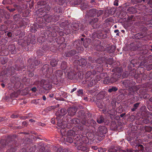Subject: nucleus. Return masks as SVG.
I'll use <instances>...</instances> for the list:
<instances>
[{
	"mask_svg": "<svg viewBox=\"0 0 152 152\" xmlns=\"http://www.w3.org/2000/svg\"><path fill=\"white\" fill-rule=\"evenodd\" d=\"M121 77V74H118L116 73H114L110 79V82L113 83L116 82L119 80Z\"/></svg>",
	"mask_w": 152,
	"mask_h": 152,
	"instance_id": "1a4fd4ad",
	"label": "nucleus"
},
{
	"mask_svg": "<svg viewBox=\"0 0 152 152\" xmlns=\"http://www.w3.org/2000/svg\"><path fill=\"white\" fill-rule=\"evenodd\" d=\"M13 7H6V8L10 12L15 13L16 10H18L20 6L18 4H15L13 5Z\"/></svg>",
	"mask_w": 152,
	"mask_h": 152,
	"instance_id": "9b49d317",
	"label": "nucleus"
},
{
	"mask_svg": "<svg viewBox=\"0 0 152 152\" xmlns=\"http://www.w3.org/2000/svg\"><path fill=\"white\" fill-rule=\"evenodd\" d=\"M80 120L79 119L77 118H73L70 120L71 123L72 124H78L81 123Z\"/></svg>",
	"mask_w": 152,
	"mask_h": 152,
	"instance_id": "e433bc0d",
	"label": "nucleus"
},
{
	"mask_svg": "<svg viewBox=\"0 0 152 152\" xmlns=\"http://www.w3.org/2000/svg\"><path fill=\"white\" fill-rule=\"evenodd\" d=\"M77 64L80 66L83 67L87 64V61L85 59L81 58L78 61Z\"/></svg>",
	"mask_w": 152,
	"mask_h": 152,
	"instance_id": "aec40b11",
	"label": "nucleus"
},
{
	"mask_svg": "<svg viewBox=\"0 0 152 152\" xmlns=\"http://www.w3.org/2000/svg\"><path fill=\"white\" fill-rule=\"evenodd\" d=\"M88 7L87 4L86 3H83L81 4V8L82 10H85Z\"/></svg>",
	"mask_w": 152,
	"mask_h": 152,
	"instance_id": "4d7b16f0",
	"label": "nucleus"
},
{
	"mask_svg": "<svg viewBox=\"0 0 152 152\" xmlns=\"http://www.w3.org/2000/svg\"><path fill=\"white\" fill-rule=\"evenodd\" d=\"M72 126V124L70 122L67 123H64L63 127L64 128H66L67 129H69L71 128Z\"/></svg>",
	"mask_w": 152,
	"mask_h": 152,
	"instance_id": "8fccbe9b",
	"label": "nucleus"
},
{
	"mask_svg": "<svg viewBox=\"0 0 152 152\" xmlns=\"http://www.w3.org/2000/svg\"><path fill=\"white\" fill-rule=\"evenodd\" d=\"M107 31H97L95 32L97 37L99 39H105L107 37Z\"/></svg>",
	"mask_w": 152,
	"mask_h": 152,
	"instance_id": "423d86ee",
	"label": "nucleus"
},
{
	"mask_svg": "<svg viewBox=\"0 0 152 152\" xmlns=\"http://www.w3.org/2000/svg\"><path fill=\"white\" fill-rule=\"evenodd\" d=\"M127 11L130 14H134L137 13V9L133 7H129L127 9Z\"/></svg>",
	"mask_w": 152,
	"mask_h": 152,
	"instance_id": "f3484780",
	"label": "nucleus"
},
{
	"mask_svg": "<svg viewBox=\"0 0 152 152\" xmlns=\"http://www.w3.org/2000/svg\"><path fill=\"white\" fill-rule=\"evenodd\" d=\"M76 53V50H72L65 53L64 56L66 57H69L75 55Z\"/></svg>",
	"mask_w": 152,
	"mask_h": 152,
	"instance_id": "4468645a",
	"label": "nucleus"
},
{
	"mask_svg": "<svg viewBox=\"0 0 152 152\" xmlns=\"http://www.w3.org/2000/svg\"><path fill=\"white\" fill-rule=\"evenodd\" d=\"M136 20V18L133 15L128 16L127 18V21L128 22L131 21H135Z\"/></svg>",
	"mask_w": 152,
	"mask_h": 152,
	"instance_id": "a18cd8bd",
	"label": "nucleus"
},
{
	"mask_svg": "<svg viewBox=\"0 0 152 152\" xmlns=\"http://www.w3.org/2000/svg\"><path fill=\"white\" fill-rule=\"evenodd\" d=\"M40 61L39 60L37 59L35 60L34 62H33V63H34V64H33V65H31V66L32 67H33V66L34 65L35 66H38L39 65V64H40Z\"/></svg>",
	"mask_w": 152,
	"mask_h": 152,
	"instance_id": "e2e57ef3",
	"label": "nucleus"
},
{
	"mask_svg": "<svg viewBox=\"0 0 152 152\" xmlns=\"http://www.w3.org/2000/svg\"><path fill=\"white\" fill-rule=\"evenodd\" d=\"M130 144L133 147L134 146H135V144L138 145L137 141V139H136L130 142Z\"/></svg>",
	"mask_w": 152,
	"mask_h": 152,
	"instance_id": "338daca9",
	"label": "nucleus"
},
{
	"mask_svg": "<svg viewBox=\"0 0 152 152\" xmlns=\"http://www.w3.org/2000/svg\"><path fill=\"white\" fill-rule=\"evenodd\" d=\"M76 115L79 118L81 123L83 125L79 126V129L80 130H83L84 126L89 127L90 126H94L96 124L94 120L88 119L91 116V114L89 112L86 113L84 110H81L77 112Z\"/></svg>",
	"mask_w": 152,
	"mask_h": 152,
	"instance_id": "f257e3e1",
	"label": "nucleus"
},
{
	"mask_svg": "<svg viewBox=\"0 0 152 152\" xmlns=\"http://www.w3.org/2000/svg\"><path fill=\"white\" fill-rule=\"evenodd\" d=\"M45 53V52L41 48H40L36 51L37 56L38 57H40L43 56Z\"/></svg>",
	"mask_w": 152,
	"mask_h": 152,
	"instance_id": "cd10ccee",
	"label": "nucleus"
},
{
	"mask_svg": "<svg viewBox=\"0 0 152 152\" xmlns=\"http://www.w3.org/2000/svg\"><path fill=\"white\" fill-rule=\"evenodd\" d=\"M47 4V3L46 1H39L37 2V4L38 5L40 6H45Z\"/></svg>",
	"mask_w": 152,
	"mask_h": 152,
	"instance_id": "6e6d98bb",
	"label": "nucleus"
},
{
	"mask_svg": "<svg viewBox=\"0 0 152 152\" xmlns=\"http://www.w3.org/2000/svg\"><path fill=\"white\" fill-rule=\"evenodd\" d=\"M80 25L79 23H74L72 25V27L73 29L76 31L79 29Z\"/></svg>",
	"mask_w": 152,
	"mask_h": 152,
	"instance_id": "2f4dec72",
	"label": "nucleus"
},
{
	"mask_svg": "<svg viewBox=\"0 0 152 152\" xmlns=\"http://www.w3.org/2000/svg\"><path fill=\"white\" fill-rule=\"evenodd\" d=\"M83 0H71L70 1L71 5L73 6L80 4Z\"/></svg>",
	"mask_w": 152,
	"mask_h": 152,
	"instance_id": "b1692460",
	"label": "nucleus"
},
{
	"mask_svg": "<svg viewBox=\"0 0 152 152\" xmlns=\"http://www.w3.org/2000/svg\"><path fill=\"white\" fill-rule=\"evenodd\" d=\"M73 137L67 136L66 140V142L69 143H72L73 142Z\"/></svg>",
	"mask_w": 152,
	"mask_h": 152,
	"instance_id": "864d4df0",
	"label": "nucleus"
},
{
	"mask_svg": "<svg viewBox=\"0 0 152 152\" xmlns=\"http://www.w3.org/2000/svg\"><path fill=\"white\" fill-rule=\"evenodd\" d=\"M96 83V80L91 78L89 79H86L84 83L86 84L88 87H92L94 85H95Z\"/></svg>",
	"mask_w": 152,
	"mask_h": 152,
	"instance_id": "9d476101",
	"label": "nucleus"
},
{
	"mask_svg": "<svg viewBox=\"0 0 152 152\" xmlns=\"http://www.w3.org/2000/svg\"><path fill=\"white\" fill-rule=\"evenodd\" d=\"M123 69L121 67H117L113 69L112 70V72H114V73H116L118 74H121V75L122 73Z\"/></svg>",
	"mask_w": 152,
	"mask_h": 152,
	"instance_id": "dca6fc26",
	"label": "nucleus"
},
{
	"mask_svg": "<svg viewBox=\"0 0 152 152\" xmlns=\"http://www.w3.org/2000/svg\"><path fill=\"white\" fill-rule=\"evenodd\" d=\"M144 36V35H143V34L142 33L140 32L136 34L134 36L133 38H135L136 39H139L140 38H142Z\"/></svg>",
	"mask_w": 152,
	"mask_h": 152,
	"instance_id": "72a5a7b5",
	"label": "nucleus"
},
{
	"mask_svg": "<svg viewBox=\"0 0 152 152\" xmlns=\"http://www.w3.org/2000/svg\"><path fill=\"white\" fill-rule=\"evenodd\" d=\"M4 18L6 20H8L10 18V15L8 12L2 9H0V23L2 21V18Z\"/></svg>",
	"mask_w": 152,
	"mask_h": 152,
	"instance_id": "39448f33",
	"label": "nucleus"
},
{
	"mask_svg": "<svg viewBox=\"0 0 152 152\" xmlns=\"http://www.w3.org/2000/svg\"><path fill=\"white\" fill-rule=\"evenodd\" d=\"M77 109L75 108L70 107L68 108L67 112L69 115L71 116H72L75 115Z\"/></svg>",
	"mask_w": 152,
	"mask_h": 152,
	"instance_id": "ddd939ff",
	"label": "nucleus"
},
{
	"mask_svg": "<svg viewBox=\"0 0 152 152\" xmlns=\"http://www.w3.org/2000/svg\"><path fill=\"white\" fill-rule=\"evenodd\" d=\"M0 143L3 147L7 146L11 148L6 152H15L16 151L15 147L19 145L17 136L15 134L8 135L6 140H1Z\"/></svg>",
	"mask_w": 152,
	"mask_h": 152,
	"instance_id": "f03ea898",
	"label": "nucleus"
},
{
	"mask_svg": "<svg viewBox=\"0 0 152 152\" xmlns=\"http://www.w3.org/2000/svg\"><path fill=\"white\" fill-rule=\"evenodd\" d=\"M45 21L49 23L52 22V20H53V15H46L44 17Z\"/></svg>",
	"mask_w": 152,
	"mask_h": 152,
	"instance_id": "6ab92c4d",
	"label": "nucleus"
},
{
	"mask_svg": "<svg viewBox=\"0 0 152 152\" xmlns=\"http://www.w3.org/2000/svg\"><path fill=\"white\" fill-rule=\"evenodd\" d=\"M132 82L133 81L130 80H125L121 81V83L122 85L121 86L124 88H129L132 87Z\"/></svg>",
	"mask_w": 152,
	"mask_h": 152,
	"instance_id": "6e6552de",
	"label": "nucleus"
},
{
	"mask_svg": "<svg viewBox=\"0 0 152 152\" xmlns=\"http://www.w3.org/2000/svg\"><path fill=\"white\" fill-rule=\"evenodd\" d=\"M95 103L98 107L100 108H103L105 106L104 102L101 99L96 100L95 101Z\"/></svg>",
	"mask_w": 152,
	"mask_h": 152,
	"instance_id": "2eb2a0df",
	"label": "nucleus"
},
{
	"mask_svg": "<svg viewBox=\"0 0 152 152\" xmlns=\"http://www.w3.org/2000/svg\"><path fill=\"white\" fill-rule=\"evenodd\" d=\"M141 121L142 124H147L149 123L150 122L149 119L147 118H142L141 120Z\"/></svg>",
	"mask_w": 152,
	"mask_h": 152,
	"instance_id": "09e8293b",
	"label": "nucleus"
},
{
	"mask_svg": "<svg viewBox=\"0 0 152 152\" xmlns=\"http://www.w3.org/2000/svg\"><path fill=\"white\" fill-rule=\"evenodd\" d=\"M76 132L75 131L73 130H69L67 132V136L72 137H73L76 134Z\"/></svg>",
	"mask_w": 152,
	"mask_h": 152,
	"instance_id": "7c9ffc66",
	"label": "nucleus"
},
{
	"mask_svg": "<svg viewBox=\"0 0 152 152\" xmlns=\"http://www.w3.org/2000/svg\"><path fill=\"white\" fill-rule=\"evenodd\" d=\"M81 74L77 73L76 72H69L67 74V76L69 79L70 80L75 79L77 80L80 77L79 75H80Z\"/></svg>",
	"mask_w": 152,
	"mask_h": 152,
	"instance_id": "0eeeda50",
	"label": "nucleus"
},
{
	"mask_svg": "<svg viewBox=\"0 0 152 152\" xmlns=\"http://www.w3.org/2000/svg\"><path fill=\"white\" fill-rule=\"evenodd\" d=\"M67 63L65 61H62L61 63V67L63 70H65L67 67Z\"/></svg>",
	"mask_w": 152,
	"mask_h": 152,
	"instance_id": "37998d69",
	"label": "nucleus"
},
{
	"mask_svg": "<svg viewBox=\"0 0 152 152\" xmlns=\"http://www.w3.org/2000/svg\"><path fill=\"white\" fill-rule=\"evenodd\" d=\"M49 65L48 64H45L42 67V70L44 73L48 72L49 70Z\"/></svg>",
	"mask_w": 152,
	"mask_h": 152,
	"instance_id": "c756f323",
	"label": "nucleus"
},
{
	"mask_svg": "<svg viewBox=\"0 0 152 152\" xmlns=\"http://www.w3.org/2000/svg\"><path fill=\"white\" fill-rule=\"evenodd\" d=\"M36 20L39 23H42L43 22V18L41 17H38L36 18Z\"/></svg>",
	"mask_w": 152,
	"mask_h": 152,
	"instance_id": "774afa93",
	"label": "nucleus"
},
{
	"mask_svg": "<svg viewBox=\"0 0 152 152\" xmlns=\"http://www.w3.org/2000/svg\"><path fill=\"white\" fill-rule=\"evenodd\" d=\"M144 130L146 132H150L152 130V127L151 126H145L144 127Z\"/></svg>",
	"mask_w": 152,
	"mask_h": 152,
	"instance_id": "58836bf2",
	"label": "nucleus"
},
{
	"mask_svg": "<svg viewBox=\"0 0 152 152\" xmlns=\"http://www.w3.org/2000/svg\"><path fill=\"white\" fill-rule=\"evenodd\" d=\"M107 132V129L104 126H100L98 128V132L96 134V138L99 141L102 140L105 137L104 134Z\"/></svg>",
	"mask_w": 152,
	"mask_h": 152,
	"instance_id": "7ed1b4c3",
	"label": "nucleus"
},
{
	"mask_svg": "<svg viewBox=\"0 0 152 152\" xmlns=\"http://www.w3.org/2000/svg\"><path fill=\"white\" fill-rule=\"evenodd\" d=\"M104 118L102 115L100 116L97 119V122L99 124H101L104 122Z\"/></svg>",
	"mask_w": 152,
	"mask_h": 152,
	"instance_id": "de8ad7c7",
	"label": "nucleus"
},
{
	"mask_svg": "<svg viewBox=\"0 0 152 152\" xmlns=\"http://www.w3.org/2000/svg\"><path fill=\"white\" fill-rule=\"evenodd\" d=\"M59 61L56 59H53L50 61V64L53 67L56 66L58 64Z\"/></svg>",
	"mask_w": 152,
	"mask_h": 152,
	"instance_id": "473e14b6",
	"label": "nucleus"
},
{
	"mask_svg": "<svg viewBox=\"0 0 152 152\" xmlns=\"http://www.w3.org/2000/svg\"><path fill=\"white\" fill-rule=\"evenodd\" d=\"M91 75L92 72L91 71H88L85 75V78H86V79H89L91 78L90 77Z\"/></svg>",
	"mask_w": 152,
	"mask_h": 152,
	"instance_id": "13d9d810",
	"label": "nucleus"
},
{
	"mask_svg": "<svg viewBox=\"0 0 152 152\" xmlns=\"http://www.w3.org/2000/svg\"><path fill=\"white\" fill-rule=\"evenodd\" d=\"M110 79L109 76H107L104 78L103 81V83L105 84H108L110 82Z\"/></svg>",
	"mask_w": 152,
	"mask_h": 152,
	"instance_id": "052dcab7",
	"label": "nucleus"
},
{
	"mask_svg": "<svg viewBox=\"0 0 152 152\" xmlns=\"http://www.w3.org/2000/svg\"><path fill=\"white\" fill-rule=\"evenodd\" d=\"M2 3L4 5L11 4L12 3L11 0H3Z\"/></svg>",
	"mask_w": 152,
	"mask_h": 152,
	"instance_id": "0e129e2a",
	"label": "nucleus"
},
{
	"mask_svg": "<svg viewBox=\"0 0 152 152\" xmlns=\"http://www.w3.org/2000/svg\"><path fill=\"white\" fill-rule=\"evenodd\" d=\"M56 107V106H51L49 107H47L44 109V111L46 112V113H48L49 111H51L52 109H55Z\"/></svg>",
	"mask_w": 152,
	"mask_h": 152,
	"instance_id": "4c0bfd02",
	"label": "nucleus"
},
{
	"mask_svg": "<svg viewBox=\"0 0 152 152\" xmlns=\"http://www.w3.org/2000/svg\"><path fill=\"white\" fill-rule=\"evenodd\" d=\"M116 48L115 46L112 45L107 48V51L109 53H112L115 51Z\"/></svg>",
	"mask_w": 152,
	"mask_h": 152,
	"instance_id": "c85d7f7f",
	"label": "nucleus"
},
{
	"mask_svg": "<svg viewBox=\"0 0 152 152\" xmlns=\"http://www.w3.org/2000/svg\"><path fill=\"white\" fill-rule=\"evenodd\" d=\"M20 16L18 14L15 15L13 16V18L15 21H18L20 19Z\"/></svg>",
	"mask_w": 152,
	"mask_h": 152,
	"instance_id": "680f3d73",
	"label": "nucleus"
},
{
	"mask_svg": "<svg viewBox=\"0 0 152 152\" xmlns=\"http://www.w3.org/2000/svg\"><path fill=\"white\" fill-rule=\"evenodd\" d=\"M96 9H92L87 12V14L85 16L86 17H87L86 16H87L88 17H94L96 15Z\"/></svg>",
	"mask_w": 152,
	"mask_h": 152,
	"instance_id": "f8f14e48",
	"label": "nucleus"
},
{
	"mask_svg": "<svg viewBox=\"0 0 152 152\" xmlns=\"http://www.w3.org/2000/svg\"><path fill=\"white\" fill-rule=\"evenodd\" d=\"M63 74L62 71L61 70H57L56 71L55 75L57 77L62 78L61 77Z\"/></svg>",
	"mask_w": 152,
	"mask_h": 152,
	"instance_id": "f704fd0d",
	"label": "nucleus"
},
{
	"mask_svg": "<svg viewBox=\"0 0 152 152\" xmlns=\"http://www.w3.org/2000/svg\"><path fill=\"white\" fill-rule=\"evenodd\" d=\"M136 150H134V152H138V151H143L144 150V147L141 144L137 145H135Z\"/></svg>",
	"mask_w": 152,
	"mask_h": 152,
	"instance_id": "393cba45",
	"label": "nucleus"
},
{
	"mask_svg": "<svg viewBox=\"0 0 152 152\" xmlns=\"http://www.w3.org/2000/svg\"><path fill=\"white\" fill-rule=\"evenodd\" d=\"M98 20L99 19L98 18H92L90 20L89 22V24L91 25H94V23L97 22Z\"/></svg>",
	"mask_w": 152,
	"mask_h": 152,
	"instance_id": "ea45409f",
	"label": "nucleus"
},
{
	"mask_svg": "<svg viewBox=\"0 0 152 152\" xmlns=\"http://www.w3.org/2000/svg\"><path fill=\"white\" fill-rule=\"evenodd\" d=\"M8 48V50L11 52L12 54H15L16 53L15 47L14 45L12 44L9 45Z\"/></svg>",
	"mask_w": 152,
	"mask_h": 152,
	"instance_id": "a211bd4d",
	"label": "nucleus"
},
{
	"mask_svg": "<svg viewBox=\"0 0 152 152\" xmlns=\"http://www.w3.org/2000/svg\"><path fill=\"white\" fill-rule=\"evenodd\" d=\"M41 87H42L45 90H49L50 89L52 88V86L50 83L48 81L42 79L40 82Z\"/></svg>",
	"mask_w": 152,
	"mask_h": 152,
	"instance_id": "20e7f679",
	"label": "nucleus"
},
{
	"mask_svg": "<svg viewBox=\"0 0 152 152\" xmlns=\"http://www.w3.org/2000/svg\"><path fill=\"white\" fill-rule=\"evenodd\" d=\"M140 104V102H137L134 104L133 106V107L131 109L132 111L134 112L139 107Z\"/></svg>",
	"mask_w": 152,
	"mask_h": 152,
	"instance_id": "c9c22d12",
	"label": "nucleus"
},
{
	"mask_svg": "<svg viewBox=\"0 0 152 152\" xmlns=\"http://www.w3.org/2000/svg\"><path fill=\"white\" fill-rule=\"evenodd\" d=\"M37 148L39 149V152H44V151L45 150V147L42 143H39Z\"/></svg>",
	"mask_w": 152,
	"mask_h": 152,
	"instance_id": "4be33fe9",
	"label": "nucleus"
},
{
	"mask_svg": "<svg viewBox=\"0 0 152 152\" xmlns=\"http://www.w3.org/2000/svg\"><path fill=\"white\" fill-rule=\"evenodd\" d=\"M60 132L61 134L64 136L67 135V132L65 128H61Z\"/></svg>",
	"mask_w": 152,
	"mask_h": 152,
	"instance_id": "a19ab883",
	"label": "nucleus"
},
{
	"mask_svg": "<svg viewBox=\"0 0 152 152\" xmlns=\"http://www.w3.org/2000/svg\"><path fill=\"white\" fill-rule=\"evenodd\" d=\"M60 113H56L57 116H58H58L59 117H61V116H63L65 115L66 114L67 112V110L65 109H61L60 110Z\"/></svg>",
	"mask_w": 152,
	"mask_h": 152,
	"instance_id": "412c9836",
	"label": "nucleus"
},
{
	"mask_svg": "<svg viewBox=\"0 0 152 152\" xmlns=\"http://www.w3.org/2000/svg\"><path fill=\"white\" fill-rule=\"evenodd\" d=\"M134 88V87H132L129 88V92L128 94L129 95H132L134 93L135 91L133 90Z\"/></svg>",
	"mask_w": 152,
	"mask_h": 152,
	"instance_id": "bf43d9fd",
	"label": "nucleus"
},
{
	"mask_svg": "<svg viewBox=\"0 0 152 152\" xmlns=\"http://www.w3.org/2000/svg\"><path fill=\"white\" fill-rule=\"evenodd\" d=\"M96 69L97 72H100L103 71L102 66L101 65H97Z\"/></svg>",
	"mask_w": 152,
	"mask_h": 152,
	"instance_id": "79ce46f5",
	"label": "nucleus"
},
{
	"mask_svg": "<svg viewBox=\"0 0 152 152\" xmlns=\"http://www.w3.org/2000/svg\"><path fill=\"white\" fill-rule=\"evenodd\" d=\"M91 39L89 38H86L83 42V44L84 47L86 48H87L91 42Z\"/></svg>",
	"mask_w": 152,
	"mask_h": 152,
	"instance_id": "5701e85b",
	"label": "nucleus"
},
{
	"mask_svg": "<svg viewBox=\"0 0 152 152\" xmlns=\"http://www.w3.org/2000/svg\"><path fill=\"white\" fill-rule=\"evenodd\" d=\"M96 14L97 16L99 17L103 13V11L102 10H98L96 9Z\"/></svg>",
	"mask_w": 152,
	"mask_h": 152,
	"instance_id": "69168bd1",
	"label": "nucleus"
},
{
	"mask_svg": "<svg viewBox=\"0 0 152 152\" xmlns=\"http://www.w3.org/2000/svg\"><path fill=\"white\" fill-rule=\"evenodd\" d=\"M12 71V74H14L16 73V71H18L20 70V69L18 66L15 65L14 66H11L10 67Z\"/></svg>",
	"mask_w": 152,
	"mask_h": 152,
	"instance_id": "a878e982",
	"label": "nucleus"
},
{
	"mask_svg": "<svg viewBox=\"0 0 152 152\" xmlns=\"http://www.w3.org/2000/svg\"><path fill=\"white\" fill-rule=\"evenodd\" d=\"M134 72L135 70H131L129 72L127 71H126L123 72L122 75V77L123 78L126 77L128 76L129 75H130L132 76V75L131 74V72H133L134 73Z\"/></svg>",
	"mask_w": 152,
	"mask_h": 152,
	"instance_id": "bb28decb",
	"label": "nucleus"
},
{
	"mask_svg": "<svg viewBox=\"0 0 152 152\" xmlns=\"http://www.w3.org/2000/svg\"><path fill=\"white\" fill-rule=\"evenodd\" d=\"M118 90V88L114 86H113L111 88L108 89V91L109 93H111L113 92H115L117 91Z\"/></svg>",
	"mask_w": 152,
	"mask_h": 152,
	"instance_id": "3c124183",
	"label": "nucleus"
},
{
	"mask_svg": "<svg viewBox=\"0 0 152 152\" xmlns=\"http://www.w3.org/2000/svg\"><path fill=\"white\" fill-rule=\"evenodd\" d=\"M41 48L45 53L46 51L49 49V46L48 44H45L43 45V46Z\"/></svg>",
	"mask_w": 152,
	"mask_h": 152,
	"instance_id": "603ef678",
	"label": "nucleus"
},
{
	"mask_svg": "<svg viewBox=\"0 0 152 152\" xmlns=\"http://www.w3.org/2000/svg\"><path fill=\"white\" fill-rule=\"evenodd\" d=\"M148 0H131V2L133 4H136L139 3H141L142 2H145V1H147Z\"/></svg>",
	"mask_w": 152,
	"mask_h": 152,
	"instance_id": "49530a36",
	"label": "nucleus"
},
{
	"mask_svg": "<svg viewBox=\"0 0 152 152\" xmlns=\"http://www.w3.org/2000/svg\"><path fill=\"white\" fill-rule=\"evenodd\" d=\"M104 47L103 46L100 45H97L95 48V49L98 51H103L104 50Z\"/></svg>",
	"mask_w": 152,
	"mask_h": 152,
	"instance_id": "c03bdc74",
	"label": "nucleus"
},
{
	"mask_svg": "<svg viewBox=\"0 0 152 152\" xmlns=\"http://www.w3.org/2000/svg\"><path fill=\"white\" fill-rule=\"evenodd\" d=\"M73 137L74 141H75L77 142L80 141V140L81 137L79 135H77V134Z\"/></svg>",
	"mask_w": 152,
	"mask_h": 152,
	"instance_id": "5fc2aeb1",
	"label": "nucleus"
}]
</instances>
